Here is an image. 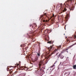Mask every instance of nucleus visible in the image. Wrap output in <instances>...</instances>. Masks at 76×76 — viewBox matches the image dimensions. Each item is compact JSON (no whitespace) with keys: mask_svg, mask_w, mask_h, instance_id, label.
Here are the masks:
<instances>
[{"mask_svg":"<svg viewBox=\"0 0 76 76\" xmlns=\"http://www.w3.org/2000/svg\"><path fill=\"white\" fill-rule=\"evenodd\" d=\"M52 17H53V18H55V16H54V14H53L52 17H51V18H52Z\"/></svg>","mask_w":76,"mask_h":76,"instance_id":"nucleus-20","label":"nucleus"},{"mask_svg":"<svg viewBox=\"0 0 76 76\" xmlns=\"http://www.w3.org/2000/svg\"><path fill=\"white\" fill-rule=\"evenodd\" d=\"M32 41L33 42H34L35 41V39H34V38H33L32 39Z\"/></svg>","mask_w":76,"mask_h":76,"instance_id":"nucleus-21","label":"nucleus"},{"mask_svg":"<svg viewBox=\"0 0 76 76\" xmlns=\"http://www.w3.org/2000/svg\"><path fill=\"white\" fill-rule=\"evenodd\" d=\"M9 67H8L7 68V71H8V70H9Z\"/></svg>","mask_w":76,"mask_h":76,"instance_id":"nucleus-27","label":"nucleus"},{"mask_svg":"<svg viewBox=\"0 0 76 76\" xmlns=\"http://www.w3.org/2000/svg\"><path fill=\"white\" fill-rule=\"evenodd\" d=\"M73 37L74 39H76V31L75 34L73 35Z\"/></svg>","mask_w":76,"mask_h":76,"instance_id":"nucleus-11","label":"nucleus"},{"mask_svg":"<svg viewBox=\"0 0 76 76\" xmlns=\"http://www.w3.org/2000/svg\"><path fill=\"white\" fill-rule=\"evenodd\" d=\"M37 56L38 57L40 56V52L39 51H38L37 53Z\"/></svg>","mask_w":76,"mask_h":76,"instance_id":"nucleus-13","label":"nucleus"},{"mask_svg":"<svg viewBox=\"0 0 76 76\" xmlns=\"http://www.w3.org/2000/svg\"><path fill=\"white\" fill-rule=\"evenodd\" d=\"M51 22H52V23H54V20H52L51 21Z\"/></svg>","mask_w":76,"mask_h":76,"instance_id":"nucleus-24","label":"nucleus"},{"mask_svg":"<svg viewBox=\"0 0 76 76\" xmlns=\"http://www.w3.org/2000/svg\"><path fill=\"white\" fill-rule=\"evenodd\" d=\"M48 21H49V20H48Z\"/></svg>","mask_w":76,"mask_h":76,"instance_id":"nucleus-44","label":"nucleus"},{"mask_svg":"<svg viewBox=\"0 0 76 76\" xmlns=\"http://www.w3.org/2000/svg\"><path fill=\"white\" fill-rule=\"evenodd\" d=\"M10 73H11L12 72H13V70L12 69H10Z\"/></svg>","mask_w":76,"mask_h":76,"instance_id":"nucleus-19","label":"nucleus"},{"mask_svg":"<svg viewBox=\"0 0 76 76\" xmlns=\"http://www.w3.org/2000/svg\"><path fill=\"white\" fill-rule=\"evenodd\" d=\"M67 74V72H65L64 74V75H66Z\"/></svg>","mask_w":76,"mask_h":76,"instance_id":"nucleus-32","label":"nucleus"},{"mask_svg":"<svg viewBox=\"0 0 76 76\" xmlns=\"http://www.w3.org/2000/svg\"><path fill=\"white\" fill-rule=\"evenodd\" d=\"M54 45H53L52 46H50V47L48 48H47L48 50H49V51H51V49L53 48V46Z\"/></svg>","mask_w":76,"mask_h":76,"instance_id":"nucleus-6","label":"nucleus"},{"mask_svg":"<svg viewBox=\"0 0 76 76\" xmlns=\"http://www.w3.org/2000/svg\"><path fill=\"white\" fill-rule=\"evenodd\" d=\"M48 21H49V20H48Z\"/></svg>","mask_w":76,"mask_h":76,"instance_id":"nucleus-46","label":"nucleus"},{"mask_svg":"<svg viewBox=\"0 0 76 76\" xmlns=\"http://www.w3.org/2000/svg\"><path fill=\"white\" fill-rule=\"evenodd\" d=\"M57 54H58V53H57Z\"/></svg>","mask_w":76,"mask_h":76,"instance_id":"nucleus-40","label":"nucleus"},{"mask_svg":"<svg viewBox=\"0 0 76 76\" xmlns=\"http://www.w3.org/2000/svg\"><path fill=\"white\" fill-rule=\"evenodd\" d=\"M34 26H35L36 27H37V24H35V25H34Z\"/></svg>","mask_w":76,"mask_h":76,"instance_id":"nucleus-31","label":"nucleus"},{"mask_svg":"<svg viewBox=\"0 0 76 76\" xmlns=\"http://www.w3.org/2000/svg\"><path fill=\"white\" fill-rule=\"evenodd\" d=\"M55 7V6H54V7Z\"/></svg>","mask_w":76,"mask_h":76,"instance_id":"nucleus-41","label":"nucleus"},{"mask_svg":"<svg viewBox=\"0 0 76 76\" xmlns=\"http://www.w3.org/2000/svg\"><path fill=\"white\" fill-rule=\"evenodd\" d=\"M73 67L74 69H76V65L73 66Z\"/></svg>","mask_w":76,"mask_h":76,"instance_id":"nucleus-16","label":"nucleus"},{"mask_svg":"<svg viewBox=\"0 0 76 76\" xmlns=\"http://www.w3.org/2000/svg\"><path fill=\"white\" fill-rule=\"evenodd\" d=\"M50 31H49L48 29H46V30H45L44 31V33H45V34H47L45 32H47V33H49Z\"/></svg>","mask_w":76,"mask_h":76,"instance_id":"nucleus-7","label":"nucleus"},{"mask_svg":"<svg viewBox=\"0 0 76 76\" xmlns=\"http://www.w3.org/2000/svg\"><path fill=\"white\" fill-rule=\"evenodd\" d=\"M46 60V61L45 62V64H44V61L41 60L39 62V67L38 69V70L36 71V73H37V74H39L41 72H42V71H43V69H42V67L41 66L42 65H45V64H46L47 63V62L48 61V60L50 59V56H48L45 58Z\"/></svg>","mask_w":76,"mask_h":76,"instance_id":"nucleus-1","label":"nucleus"},{"mask_svg":"<svg viewBox=\"0 0 76 76\" xmlns=\"http://www.w3.org/2000/svg\"><path fill=\"white\" fill-rule=\"evenodd\" d=\"M17 65L18 66L19 65V64H17Z\"/></svg>","mask_w":76,"mask_h":76,"instance_id":"nucleus-39","label":"nucleus"},{"mask_svg":"<svg viewBox=\"0 0 76 76\" xmlns=\"http://www.w3.org/2000/svg\"><path fill=\"white\" fill-rule=\"evenodd\" d=\"M25 44H22L21 45H20V47H25Z\"/></svg>","mask_w":76,"mask_h":76,"instance_id":"nucleus-17","label":"nucleus"},{"mask_svg":"<svg viewBox=\"0 0 76 76\" xmlns=\"http://www.w3.org/2000/svg\"><path fill=\"white\" fill-rule=\"evenodd\" d=\"M30 27H31V26H32V28H34V26H32V25H30Z\"/></svg>","mask_w":76,"mask_h":76,"instance_id":"nucleus-23","label":"nucleus"},{"mask_svg":"<svg viewBox=\"0 0 76 76\" xmlns=\"http://www.w3.org/2000/svg\"><path fill=\"white\" fill-rule=\"evenodd\" d=\"M58 50V49H55V50H54L53 51L52 53V54H55L56 52V51H57Z\"/></svg>","mask_w":76,"mask_h":76,"instance_id":"nucleus-9","label":"nucleus"},{"mask_svg":"<svg viewBox=\"0 0 76 76\" xmlns=\"http://www.w3.org/2000/svg\"><path fill=\"white\" fill-rule=\"evenodd\" d=\"M15 74V72L14 73V74H12V75H11V76H13Z\"/></svg>","mask_w":76,"mask_h":76,"instance_id":"nucleus-25","label":"nucleus"},{"mask_svg":"<svg viewBox=\"0 0 76 76\" xmlns=\"http://www.w3.org/2000/svg\"><path fill=\"white\" fill-rule=\"evenodd\" d=\"M76 43H74L72 45H71V46H70L69 47V48H71V47H72L73 45H76Z\"/></svg>","mask_w":76,"mask_h":76,"instance_id":"nucleus-12","label":"nucleus"},{"mask_svg":"<svg viewBox=\"0 0 76 76\" xmlns=\"http://www.w3.org/2000/svg\"><path fill=\"white\" fill-rule=\"evenodd\" d=\"M54 64L53 65V66H51V67H54Z\"/></svg>","mask_w":76,"mask_h":76,"instance_id":"nucleus-26","label":"nucleus"},{"mask_svg":"<svg viewBox=\"0 0 76 76\" xmlns=\"http://www.w3.org/2000/svg\"><path fill=\"white\" fill-rule=\"evenodd\" d=\"M56 16H57V15H56V16H55V18H56Z\"/></svg>","mask_w":76,"mask_h":76,"instance_id":"nucleus-35","label":"nucleus"},{"mask_svg":"<svg viewBox=\"0 0 76 76\" xmlns=\"http://www.w3.org/2000/svg\"><path fill=\"white\" fill-rule=\"evenodd\" d=\"M41 59L43 57L42 56H41Z\"/></svg>","mask_w":76,"mask_h":76,"instance_id":"nucleus-30","label":"nucleus"},{"mask_svg":"<svg viewBox=\"0 0 76 76\" xmlns=\"http://www.w3.org/2000/svg\"><path fill=\"white\" fill-rule=\"evenodd\" d=\"M70 4H71V2L70 1H67L66 2V4L65 5V7L68 8V6L70 9V10H73V7L72 6L70 7Z\"/></svg>","mask_w":76,"mask_h":76,"instance_id":"nucleus-2","label":"nucleus"},{"mask_svg":"<svg viewBox=\"0 0 76 76\" xmlns=\"http://www.w3.org/2000/svg\"><path fill=\"white\" fill-rule=\"evenodd\" d=\"M44 16H45L47 18L48 17V16H47V14L46 13H45L44 15H43L40 16V18L39 19V20H40V19H41L43 17V18H42V20H43V22H48V20H44V19H45V18L44 17Z\"/></svg>","mask_w":76,"mask_h":76,"instance_id":"nucleus-3","label":"nucleus"},{"mask_svg":"<svg viewBox=\"0 0 76 76\" xmlns=\"http://www.w3.org/2000/svg\"><path fill=\"white\" fill-rule=\"evenodd\" d=\"M64 52H63V51H62L60 54H59V55L58 56V57H60L61 59H63V58H64V56H63V55L61 54L63 53Z\"/></svg>","mask_w":76,"mask_h":76,"instance_id":"nucleus-4","label":"nucleus"},{"mask_svg":"<svg viewBox=\"0 0 76 76\" xmlns=\"http://www.w3.org/2000/svg\"><path fill=\"white\" fill-rule=\"evenodd\" d=\"M66 1L65 2L64 4V5H65V4H66Z\"/></svg>","mask_w":76,"mask_h":76,"instance_id":"nucleus-33","label":"nucleus"},{"mask_svg":"<svg viewBox=\"0 0 76 76\" xmlns=\"http://www.w3.org/2000/svg\"><path fill=\"white\" fill-rule=\"evenodd\" d=\"M45 37L47 36V35H45Z\"/></svg>","mask_w":76,"mask_h":76,"instance_id":"nucleus-36","label":"nucleus"},{"mask_svg":"<svg viewBox=\"0 0 76 76\" xmlns=\"http://www.w3.org/2000/svg\"><path fill=\"white\" fill-rule=\"evenodd\" d=\"M42 68H44H44H45V67H44V66H42Z\"/></svg>","mask_w":76,"mask_h":76,"instance_id":"nucleus-34","label":"nucleus"},{"mask_svg":"<svg viewBox=\"0 0 76 76\" xmlns=\"http://www.w3.org/2000/svg\"><path fill=\"white\" fill-rule=\"evenodd\" d=\"M60 6H63V4H61H61Z\"/></svg>","mask_w":76,"mask_h":76,"instance_id":"nucleus-29","label":"nucleus"},{"mask_svg":"<svg viewBox=\"0 0 76 76\" xmlns=\"http://www.w3.org/2000/svg\"><path fill=\"white\" fill-rule=\"evenodd\" d=\"M37 60H38V57H36L33 60V62L34 63V62H35V61H37Z\"/></svg>","mask_w":76,"mask_h":76,"instance_id":"nucleus-10","label":"nucleus"},{"mask_svg":"<svg viewBox=\"0 0 76 76\" xmlns=\"http://www.w3.org/2000/svg\"><path fill=\"white\" fill-rule=\"evenodd\" d=\"M52 72V70H50L48 71V73L49 74H51Z\"/></svg>","mask_w":76,"mask_h":76,"instance_id":"nucleus-14","label":"nucleus"},{"mask_svg":"<svg viewBox=\"0 0 76 76\" xmlns=\"http://www.w3.org/2000/svg\"><path fill=\"white\" fill-rule=\"evenodd\" d=\"M67 11V9L66 8H61L60 9V11H61V13H63V12H66Z\"/></svg>","mask_w":76,"mask_h":76,"instance_id":"nucleus-5","label":"nucleus"},{"mask_svg":"<svg viewBox=\"0 0 76 76\" xmlns=\"http://www.w3.org/2000/svg\"><path fill=\"white\" fill-rule=\"evenodd\" d=\"M69 75H70V73L69 74Z\"/></svg>","mask_w":76,"mask_h":76,"instance_id":"nucleus-42","label":"nucleus"},{"mask_svg":"<svg viewBox=\"0 0 76 76\" xmlns=\"http://www.w3.org/2000/svg\"><path fill=\"white\" fill-rule=\"evenodd\" d=\"M44 60V59H43V60Z\"/></svg>","mask_w":76,"mask_h":76,"instance_id":"nucleus-43","label":"nucleus"},{"mask_svg":"<svg viewBox=\"0 0 76 76\" xmlns=\"http://www.w3.org/2000/svg\"><path fill=\"white\" fill-rule=\"evenodd\" d=\"M69 47H68V48H66V49H64V51H67V50H69V48H69Z\"/></svg>","mask_w":76,"mask_h":76,"instance_id":"nucleus-15","label":"nucleus"},{"mask_svg":"<svg viewBox=\"0 0 76 76\" xmlns=\"http://www.w3.org/2000/svg\"><path fill=\"white\" fill-rule=\"evenodd\" d=\"M22 68H23V69H27V67H24V66L22 67Z\"/></svg>","mask_w":76,"mask_h":76,"instance_id":"nucleus-22","label":"nucleus"},{"mask_svg":"<svg viewBox=\"0 0 76 76\" xmlns=\"http://www.w3.org/2000/svg\"><path fill=\"white\" fill-rule=\"evenodd\" d=\"M48 43H49V44H53V42L51 41L48 42Z\"/></svg>","mask_w":76,"mask_h":76,"instance_id":"nucleus-18","label":"nucleus"},{"mask_svg":"<svg viewBox=\"0 0 76 76\" xmlns=\"http://www.w3.org/2000/svg\"><path fill=\"white\" fill-rule=\"evenodd\" d=\"M73 40V38L72 37H70L69 38V39L68 40V41H69V42H71V41H72Z\"/></svg>","mask_w":76,"mask_h":76,"instance_id":"nucleus-8","label":"nucleus"},{"mask_svg":"<svg viewBox=\"0 0 76 76\" xmlns=\"http://www.w3.org/2000/svg\"><path fill=\"white\" fill-rule=\"evenodd\" d=\"M48 21H49V20H48Z\"/></svg>","mask_w":76,"mask_h":76,"instance_id":"nucleus-45","label":"nucleus"},{"mask_svg":"<svg viewBox=\"0 0 76 76\" xmlns=\"http://www.w3.org/2000/svg\"><path fill=\"white\" fill-rule=\"evenodd\" d=\"M64 35H65V34H64Z\"/></svg>","mask_w":76,"mask_h":76,"instance_id":"nucleus-38","label":"nucleus"},{"mask_svg":"<svg viewBox=\"0 0 76 76\" xmlns=\"http://www.w3.org/2000/svg\"><path fill=\"white\" fill-rule=\"evenodd\" d=\"M66 25H65V27H64V28L65 30H66Z\"/></svg>","mask_w":76,"mask_h":76,"instance_id":"nucleus-28","label":"nucleus"},{"mask_svg":"<svg viewBox=\"0 0 76 76\" xmlns=\"http://www.w3.org/2000/svg\"><path fill=\"white\" fill-rule=\"evenodd\" d=\"M66 52H67V53H68V51H66Z\"/></svg>","mask_w":76,"mask_h":76,"instance_id":"nucleus-37","label":"nucleus"}]
</instances>
